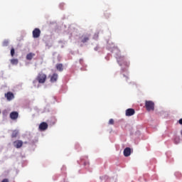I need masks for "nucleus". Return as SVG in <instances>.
Wrapping results in <instances>:
<instances>
[{"label": "nucleus", "mask_w": 182, "mask_h": 182, "mask_svg": "<svg viewBox=\"0 0 182 182\" xmlns=\"http://www.w3.org/2000/svg\"><path fill=\"white\" fill-rule=\"evenodd\" d=\"M46 79H48V76L46 75V74L41 72L38 74L36 80H37L38 83L43 84L45 83V82H46Z\"/></svg>", "instance_id": "1"}, {"label": "nucleus", "mask_w": 182, "mask_h": 182, "mask_svg": "<svg viewBox=\"0 0 182 182\" xmlns=\"http://www.w3.org/2000/svg\"><path fill=\"white\" fill-rule=\"evenodd\" d=\"M145 107L147 112H154V102L150 100L145 101Z\"/></svg>", "instance_id": "2"}, {"label": "nucleus", "mask_w": 182, "mask_h": 182, "mask_svg": "<svg viewBox=\"0 0 182 182\" xmlns=\"http://www.w3.org/2000/svg\"><path fill=\"white\" fill-rule=\"evenodd\" d=\"M81 43H87L89 41H90V34L89 33H84L79 38Z\"/></svg>", "instance_id": "3"}, {"label": "nucleus", "mask_w": 182, "mask_h": 182, "mask_svg": "<svg viewBox=\"0 0 182 182\" xmlns=\"http://www.w3.org/2000/svg\"><path fill=\"white\" fill-rule=\"evenodd\" d=\"M14 146L16 147V149H21L22 146H23V141L21 140H16L13 142Z\"/></svg>", "instance_id": "4"}, {"label": "nucleus", "mask_w": 182, "mask_h": 182, "mask_svg": "<svg viewBox=\"0 0 182 182\" xmlns=\"http://www.w3.org/2000/svg\"><path fill=\"white\" fill-rule=\"evenodd\" d=\"M48 125L46 122H41L38 127L39 130L41 132H45V130L48 129Z\"/></svg>", "instance_id": "5"}, {"label": "nucleus", "mask_w": 182, "mask_h": 182, "mask_svg": "<svg viewBox=\"0 0 182 182\" xmlns=\"http://www.w3.org/2000/svg\"><path fill=\"white\" fill-rule=\"evenodd\" d=\"M39 36H41V29L35 28L33 31V38L36 39V38H39Z\"/></svg>", "instance_id": "6"}, {"label": "nucleus", "mask_w": 182, "mask_h": 182, "mask_svg": "<svg viewBox=\"0 0 182 182\" xmlns=\"http://www.w3.org/2000/svg\"><path fill=\"white\" fill-rule=\"evenodd\" d=\"M118 63L120 66H123V65H126L127 66H129V63L126 61V60L124 58V57H121L118 59Z\"/></svg>", "instance_id": "7"}, {"label": "nucleus", "mask_w": 182, "mask_h": 182, "mask_svg": "<svg viewBox=\"0 0 182 182\" xmlns=\"http://www.w3.org/2000/svg\"><path fill=\"white\" fill-rule=\"evenodd\" d=\"M5 97H6L9 102H11V100L14 99L15 95H14V93H12L11 92H8L7 93L5 94Z\"/></svg>", "instance_id": "8"}, {"label": "nucleus", "mask_w": 182, "mask_h": 182, "mask_svg": "<svg viewBox=\"0 0 182 182\" xmlns=\"http://www.w3.org/2000/svg\"><path fill=\"white\" fill-rule=\"evenodd\" d=\"M19 117V113L18 112H12L10 113V118L11 120H16Z\"/></svg>", "instance_id": "9"}, {"label": "nucleus", "mask_w": 182, "mask_h": 182, "mask_svg": "<svg viewBox=\"0 0 182 182\" xmlns=\"http://www.w3.org/2000/svg\"><path fill=\"white\" fill-rule=\"evenodd\" d=\"M58 77H59L58 73H53L50 77V81L51 82V83H55V82L58 81Z\"/></svg>", "instance_id": "10"}, {"label": "nucleus", "mask_w": 182, "mask_h": 182, "mask_svg": "<svg viewBox=\"0 0 182 182\" xmlns=\"http://www.w3.org/2000/svg\"><path fill=\"white\" fill-rule=\"evenodd\" d=\"M136 113L134 109L129 108L126 110V116H133Z\"/></svg>", "instance_id": "11"}, {"label": "nucleus", "mask_w": 182, "mask_h": 182, "mask_svg": "<svg viewBox=\"0 0 182 182\" xmlns=\"http://www.w3.org/2000/svg\"><path fill=\"white\" fill-rule=\"evenodd\" d=\"M130 154H132V149L129 147L125 148L124 150V156L125 157H129V156H130Z\"/></svg>", "instance_id": "12"}, {"label": "nucleus", "mask_w": 182, "mask_h": 182, "mask_svg": "<svg viewBox=\"0 0 182 182\" xmlns=\"http://www.w3.org/2000/svg\"><path fill=\"white\" fill-rule=\"evenodd\" d=\"M55 68L58 72H63V65L62 63L56 64Z\"/></svg>", "instance_id": "13"}, {"label": "nucleus", "mask_w": 182, "mask_h": 182, "mask_svg": "<svg viewBox=\"0 0 182 182\" xmlns=\"http://www.w3.org/2000/svg\"><path fill=\"white\" fill-rule=\"evenodd\" d=\"M19 134V131L18 130H14L11 134V139H16Z\"/></svg>", "instance_id": "14"}, {"label": "nucleus", "mask_w": 182, "mask_h": 182, "mask_svg": "<svg viewBox=\"0 0 182 182\" xmlns=\"http://www.w3.org/2000/svg\"><path fill=\"white\" fill-rule=\"evenodd\" d=\"M33 56H35V53H30L27 54V55H26V60H32Z\"/></svg>", "instance_id": "15"}, {"label": "nucleus", "mask_w": 182, "mask_h": 182, "mask_svg": "<svg viewBox=\"0 0 182 182\" xmlns=\"http://www.w3.org/2000/svg\"><path fill=\"white\" fill-rule=\"evenodd\" d=\"M11 65H16L17 63H18V60L16 58H13L10 60Z\"/></svg>", "instance_id": "16"}, {"label": "nucleus", "mask_w": 182, "mask_h": 182, "mask_svg": "<svg viewBox=\"0 0 182 182\" xmlns=\"http://www.w3.org/2000/svg\"><path fill=\"white\" fill-rule=\"evenodd\" d=\"M11 56H12V58H14V56H15V48H12L11 49Z\"/></svg>", "instance_id": "17"}, {"label": "nucleus", "mask_w": 182, "mask_h": 182, "mask_svg": "<svg viewBox=\"0 0 182 182\" xmlns=\"http://www.w3.org/2000/svg\"><path fill=\"white\" fill-rule=\"evenodd\" d=\"M3 46H8V45H9V41H8L7 40H5L3 43H2Z\"/></svg>", "instance_id": "18"}, {"label": "nucleus", "mask_w": 182, "mask_h": 182, "mask_svg": "<svg viewBox=\"0 0 182 182\" xmlns=\"http://www.w3.org/2000/svg\"><path fill=\"white\" fill-rule=\"evenodd\" d=\"M109 124H114V120L113 119H110L109 120Z\"/></svg>", "instance_id": "19"}, {"label": "nucleus", "mask_w": 182, "mask_h": 182, "mask_svg": "<svg viewBox=\"0 0 182 182\" xmlns=\"http://www.w3.org/2000/svg\"><path fill=\"white\" fill-rule=\"evenodd\" d=\"M179 124H182V118L178 120Z\"/></svg>", "instance_id": "20"}, {"label": "nucleus", "mask_w": 182, "mask_h": 182, "mask_svg": "<svg viewBox=\"0 0 182 182\" xmlns=\"http://www.w3.org/2000/svg\"><path fill=\"white\" fill-rule=\"evenodd\" d=\"M95 38H99V34H95Z\"/></svg>", "instance_id": "21"}]
</instances>
